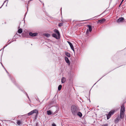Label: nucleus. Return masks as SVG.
I'll list each match as a JSON object with an SVG mask.
<instances>
[{
	"label": "nucleus",
	"mask_w": 126,
	"mask_h": 126,
	"mask_svg": "<svg viewBox=\"0 0 126 126\" xmlns=\"http://www.w3.org/2000/svg\"><path fill=\"white\" fill-rule=\"evenodd\" d=\"M71 110L72 115L74 116L77 115L78 112L79 111L78 108L74 105H72L71 106Z\"/></svg>",
	"instance_id": "nucleus-1"
},
{
	"label": "nucleus",
	"mask_w": 126,
	"mask_h": 126,
	"mask_svg": "<svg viewBox=\"0 0 126 126\" xmlns=\"http://www.w3.org/2000/svg\"><path fill=\"white\" fill-rule=\"evenodd\" d=\"M38 111L36 110H34L31 111L28 114V115L29 116L30 115L34 113H35L36 115H37L38 114Z\"/></svg>",
	"instance_id": "nucleus-2"
},
{
	"label": "nucleus",
	"mask_w": 126,
	"mask_h": 126,
	"mask_svg": "<svg viewBox=\"0 0 126 126\" xmlns=\"http://www.w3.org/2000/svg\"><path fill=\"white\" fill-rule=\"evenodd\" d=\"M115 111L112 110L110 111L107 116V119H109L110 117L114 113Z\"/></svg>",
	"instance_id": "nucleus-3"
},
{
	"label": "nucleus",
	"mask_w": 126,
	"mask_h": 126,
	"mask_svg": "<svg viewBox=\"0 0 126 126\" xmlns=\"http://www.w3.org/2000/svg\"><path fill=\"white\" fill-rule=\"evenodd\" d=\"M125 111V109L124 106V105H122L121 106L120 110V113H124Z\"/></svg>",
	"instance_id": "nucleus-4"
},
{
	"label": "nucleus",
	"mask_w": 126,
	"mask_h": 126,
	"mask_svg": "<svg viewBox=\"0 0 126 126\" xmlns=\"http://www.w3.org/2000/svg\"><path fill=\"white\" fill-rule=\"evenodd\" d=\"M88 27L89 29H88L86 32L87 34H88L89 33V31L90 32H91L92 31V28L91 26L90 25H88Z\"/></svg>",
	"instance_id": "nucleus-5"
},
{
	"label": "nucleus",
	"mask_w": 126,
	"mask_h": 126,
	"mask_svg": "<svg viewBox=\"0 0 126 126\" xmlns=\"http://www.w3.org/2000/svg\"><path fill=\"white\" fill-rule=\"evenodd\" d=\"M29 35L32 36H34L37 35L38 34L37 33H32L31 32H30L29 33Z\"/></svg>",
	"instance_id": "nucleus-6"
},
{
	"label": "nucleus",
	"mask_w": 126,
	"mask_h": 126,
	"mask_svg": "<svg viewBox=\"0 0 126 126\" xmlns=\"http://www.w3.org/2000/svg\"><path fill=\"white\" fill-rule=\"evenodd\" d=\"M124 20V18L123 17H121L119 18L117 20V22L118 23H120L123 22Z\"/></svg>",
	"instance_id": "nucleus-7"
},
{
	"label": "nucleus",
	"mask_w": 126,
	"mask_h": 126,
	"mask_svg": "<svg viewBox=\"0 0 126 126\" xmlns=\"http://www.w3.org/2000/svg\"><path fill=\"white\" fill-rule=\"evenodd\" d=\"M52 36L58 39L59 38V36H58L55 34L53 33L52 35Z\"/></svg>",
	"instance_id": "nucleus-8"
},
{
	"label": "nucleus",
	"mask_w": 126,
	"mask_h": 126,
	"mask_svg": "<svg viewBox=\"0 0 126 126\" xmlns=\"http://www.w3.org/2000/svg\"><path fill=\"white\" fill-rule=\"evenodd\" d=\"M105 21V19L102 18L100 20H98L97 23H101L104 22Z\"/></svg>",
	"instance_id": "nucleus-9"
},
{
	"label": "nucleus",
	"mask_w": 126,
	"mask_h": 126,
	"mask_svg": "<svg viewBox=\"0 0 126 126\" xmlns=\"http://www.w3.org/2000/svg\"><path fill=\"white\" fill-rule=\"evenodd\" d=\"M125 116V113H120V117L121 119L123 118Z\"/></svg>",
	"instance_id": "nucleus-10"
},
{
	"label": "nucleus",
	"mask_w": 126,
	"mask_h": 126,
	"mask_svg": "<svg viewBox=\"0 0 126 126\" xmlns=\"http://www.w3.org/2000/svg\"><path fill=\"white\" fill-rule=\"evenodd\" d=\"M66 81V79L64 77H63L62 79L61 82L62 83H64Z\"/></svg>",
	"instance_id": "nucleus-11"
},
{
	"label": "nucleus",
	"mask_w": 126,
	"mask_h": 126,
	"mask_svg": "<svg viewBox=\"0 0 126 126\" xmlns=\"http://www.w3.org/2000/svg\"><path fill=\"white\" fill-rule=\"evenodd\" d=\"M54 32L57 34L58 36H60V33L58 30L57 29H55L54 30Z\"/></svg>",
	"instance_id": "nucleus-12"
},
{
	"label": "nucleus",
	"mask_w": 126,
	"mask_h": 126,
	"mask_svg": "<svg viewBox=\"0 0 126 126\" xmlns=\"http://www.w3.org/2000/svg\"><path fill=\"white\" fill-rule=\"evenodd\" d=\"M77 115L79 116V117H81L82 116V113L79 112V111L78 112V113H77Z\"/></svg>",
	"instance_id": "nucleus-13"
},
{
	"label": "nucleus",
	"mask_w": 126,
	"mask_h": 126,
	"mask_svg": "<svg viewBox=\"0 0 126 126\" xmlns=\"http://www.w3.org/2000/svg\"><path fill=\"white\" fill-rule=\"evenodd\" d=\"M65 60L66 62L67 63H68L70 64L68 58L67 57H65Z\"/></svg>",
	"instance_id": "nucleus-14"
},
{
	"label": "nucleus",
	"mask_w": 126,
	"mask_h": 126,
	"mask_svg": "<svg viewBox=\"0 0 126 126\" xmlns=\"http://www.w3.org/2000/svg\"><path fill=\"white\" fill-rule=\"evenodd\" d=\"M22 32V30L21 29H19L18 30V32L19 33H21Z\"/></svg>",
	"instance_id": "nucleus-15"
},
{
	"label": "nucleus",
	"mask_w": 126,
	"mask_h": 126,
	"mask_svg": "<svg viewBox=\"0 0 126 126\" xmlns=\"http://www.w3.org/2000/svg\"><path fill=\"white\" fill-rule=\"evenodd\" d=\"M65 54L68 57H70V54L67 52H66L65 53Z\"/></svg>",
	"instance_id": "nucleus-16"
},
{
	"label": "nucleus",
	"mask_w": 126,
	"mask_h": 126,
	"mask_svg": "<svg viewBox=\"0 0 126 126\" xmlns=\"http://www.w3.org/2000/svg\"><path fill=\"white\" fill-rule=\"evenodd\" d=\"M47 114L48 115H50L51 114L52 112L50 110H49L48 111H47Z\"/></svg>",
	"instance_id": "nucleus-17"
},
{
	"label": "nucleus",
	"mask_w": 126,
	"mask_h": 126,
	"mask_svg": "<svg viewBox=\"0 0 126 126\" xmlns=\"http://www.w3.org/2000/svg\"><path fill=\"white\" fill-rule=\"evenodd\" d=\"M62 87V86L61 85H59L58 87V89L59 90H61Z\"/></svg>",
	"instance_id": "nucleus-18"
},
{
	"label": "nucleus",
	"mask_w": 126,
	"mask_h": 126,
	"mask_svg": "<svg viewBox=\"0 0 126 126\" xmlns=\"http://www.w3.org/2000/svg\"><path fill=\"white\" fill-rule=\"evenodd\" d=\"M17 124L18 125H20L21 124V122L20 121H18L17 122Z\"/></svg>",
	"instance_id": "nucleus-19"
},
{
	"label": "nucleus",
	"mask_w": 126,
	"mask_h": 126,
	"mask_svg": "<svg viewBox=\"0 0 126 126\" xmlns=\"http://www.w3.org/2000/svg\"><path fill=\"white\" fill-rule=\"evenodd\" d=\"M45 36L47 37H49L50 36V35L49 34H45Z\"/></svg>",
	"instance_id": "nucleus-20"
},
{
	"label": "nucleus",
	"mask_w": 126,
	"mask_h": 126,
	"mask_svg": "<svg viewBox=\"0 0 126 126\" xmlns=\"http://www.w3.org/2000/svg\"><path fill=\"white\" fill-rule=\"evenodd\" d=\"M71 48L74 51V47L72 45V44L71 45V46H70Z\"/></svg>",
	"instance_id": "nucleus-21"
},
{
	"label": "nucleus",
	"mask_w": 126,
	"mask_h": 126,
	"mask_svg": "<svg viewBox=\"0 0 126 126\" xmlns=\"http://www.w3.org/2000/svg\"><path fill=\"white\" fill-rule=\"evenodd\" d=\"M63 23H60L58 25L59 26L61 27L63 25Z\"/></svg>",
	"instance_id": "nucleus-22"
},
{
	"label": "nucleus",
	"mask_w": 126,
	"mask_h": 126,
	"mask_svg": "<svg viewBox=\"0 0 126 126\" xmlns=\"http://www.w3.org/2000/svg\"><path fill=\"white\" fill-rule=\"evenodd\" d=\"M67 42L68 43L69 45L70 46H71V45H72V44L69 42L67 41Z\"/></svg>",
	"instance_id": "nucleus-23"
},
{
	"label": "nucleus",
	"mask_w": 126,
	"mask_h": 126,
	"mask_svg": "<svg viewBox=\"0 0 126 126\" xmlns=\"http://www.w3.org/2000/svg\"><path fill=\"white\" fill-rule=\"evenodd\" d=\"M101 126H108V124H106L105 125H103Z\"/></svg>",
	"instance_id": "nucleus-24"
},
{
	"label": "nucleus",
	"mask_w": 126,
	"mask_h": 126,
	"mask_svg": "<svg viewBox=\"0 0 126 126\" xmlns=\"http://www.w3.org/2000/svg\"><path fill=\"white\" fill-rule=\"evenodd\" d=\"M52 126H56L55 124H53L52 125Z\"/></svg>",
	"instance_id": "nucleus-25"
},
{
	"label": "nucleus",
	"mask_w": 126,
	"mask_h": 126,
	"mask_svg": "<svg viewBox=\"0 0 126 126\" xmlns=\"http://www.w3.org/2000/svg\"><path fill=\"white\" fill-rule=\"evenodd\" d=\"M8 2V1L7 0H5L4 2V3H5V2H7H7Z\"/></svg>",
	"instance_id": "nucleus-26"
},
{
	"label": "nucleus",
	"mask_w": 126,
	"mask_h": 126,
	"mask_svg": "<svg viewBox=\"0 0 126 126\" xmlns=\"http://www.w3.org/2000/svg\"><path fill=\"white\" fill-rule=\"evenodd\" d=\"M124 0H122L121 3V4H120V6L121 4L123 2V1Z\"/></svg>",
	"instance_id": "nucleus-27"
},
{
	"label": "nucleus",
	"mask_w": 126,
	"mask_h": 126,
	"mask_svg": "<svg viewBox=\"0 0 126 126\" xmlns=\"http://www.w3.org/2000/svg\"><path fill=\"white\" fill-rule=\"evenodd\" d=\"M20 28V27H19L18 28Z\"/></svg>",
	"instance_id": "nucleus-28"
}]
</instances>
